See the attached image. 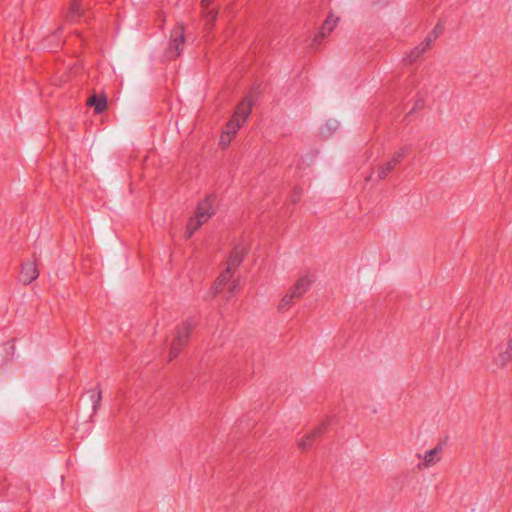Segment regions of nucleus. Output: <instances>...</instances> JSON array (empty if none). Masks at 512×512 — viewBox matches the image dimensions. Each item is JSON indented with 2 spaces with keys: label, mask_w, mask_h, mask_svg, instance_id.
I'll list each match as a JSON object with an SVG mask.
<instances>
[{
  "label": "nucleus",
  "mask_w": 512,
  "mask_h": 512,
  "mask_svg": "<svg viewBox=\"0 0 512 512\" xmlns=\"http://www.w3.org/2000/svg\"><path fill=\"white\" fill-rule=\"evenodd\" d=\"M39 276L38 262L34 258L24 260L19 269L18 280L28 285L35 281Z\"/></svg>",
  "instance_id": "1"
},
{
  "label": "nucleus",
  "mask_w": 512,
  "mask_h": 512,
  "mask_svg": "<svg viewBox=\"0 0 512 512\" xmlns=\"http://www.w3.org/2000/svg\"><path fill=\"white\" fill-rule=\"evenodd\" d=\"M218 209V199L216 195L210 194L203 198L196 209L195 215H197L202 221L207 222Z\"/></svg>",
  "instance_id": "2"
},
{
  "label": "nucleus",
  "mask_w": 512,
  "mask_h": 512,
  "mask_svg": "<svg viewBox=\"0 0 512 512\" xmlns=\"http://www.w3.org/2000/svg\"><path fill=\"white\" fill-rule=\"evenodd\" d=\"M254 102L250 97H246L241 100L236 106L232 117L229 119L230 122L242 127L247 121L248 117L252 112Z\"/></svg>",
  "instance_id": "3"
},
{
  "label": "nucleus",
  "mask_w": 512,
  "mask_h": 512,
  "mask_svg": "<svg viewBox=\"0 0 512 512\" xmlns=\"http://www.w3.org/2000/svg\"><path fill=\"white\" fill-rule=\"evenodd\" d=\"M184 44V28L179 25L175 27L171 34V44L168 49V56L171 59H175L180 55Z\"/></svg>",
  "instance_id": "4"
},
{
  "label": "nucleus",
  "mask_w": 512,
  "mask_h": 512,
  "mask_svg": "<svg viewBox=\"0 0 512 512\" xmlns=\"http://www.w3.org/2000/svg\"><path fill=\"white\" fill-rule=\"evenodd\" d=\"M442 451V446L437 445L434 448L424 452V454L420 456L419 468L428 469L430 467L435 466L442 459Z\"/></svg>",
  "instance_id": "5"
},
{
  "label": "nucleus",
  "mask_w": 512,
  "mask_h": 512,
  "mask_svg": "<svg viewBox=\"0 0 512 512\" xmlns=\"http://www.w3.org/2000/svg\"><path fill=\"white\" fill-rule=\"evenodd\" d=\"M240 128L241 127L237 126L236 124L228 121L219 137L220 146L223 148L228 147L232 143Z\"/></svg>",
  "instance_id": "6"
},
{
  "label": "nucleus",
  "mask_w": 512,
  "mask_h": 512,
  "mask_svg": "<svg viewBox=\"0 0 512 512\" xmlns=\"http://www.w3.org/2000/svg\"><path fill=\"white\" fill-rule=\"evenodd\" d=\"M312 282L313 279L311 275H302L296 280L290 289L301 298L309 290Z\"/></svg>",
  "instance_id": "7"
},
{
  "label": "nucleus",
  "mask_w": 512,
  "mask_h": 512,
  "mask_svg": "<svg viewBox=\"0 0 512 512\" xmlns=\"http://www.w3.org/2000/svg\"><path fill=\"white\" fill-rule=\"evenodd\" d=\"M300 297L294 293L291 289L281 298L278 304V310L281 312L288 311Z\"/></svg>",
  "instance_id": "8"
},
{
  "label": "nucleus",
  "mask_w": 512,
  "mask_h": 512,
  "mask_svg": "<svg viewBox=\"0 0 512 512\" xmlns=\"http://www.w3.org/2000/svg\"><path fill=\"white\" fill-rule=\"evenodd\" d=\"M204 223L205 221H202L197 215L194 214L193 217H191L185 227L184 235L186 238H190Z\"/></svg>",
  "instance_id": "9"
},
{
  "label": "nucleus",
  "mask_w": 512,
  "mask_h": 512,
  "mask_svg": "<svg viewBox=\"0 0 512 512\" xmlns=\"http://www.w3.org/2000/svg\"><path fill=\"white\" fill-rule=\"evenodd\" d=\"M319 434V428L307 432L298 440V446L303 450L309 448L312 445L313 441L316 439V437L319 436Z\"/></svg>",
  "instance_id": "10"
},
{
  "label": "nucleus",
  "mask_w": 512,
  "mask_h": 512,
  "mask_svg": "<svg viewBox=\"0 0 512 512\" xmlns=\"http://www.w3.org/2000/svg\"><path fill=\"white\" fill-rule=\"evenodd\" d=\"M87 105L93 106L96 113H101L107 108V100L105 97L92 96L87 100Z\"/></svg>",
  "instance_id": "11"
},
{
  "label": "nucleus",
  "mask_w": 512,
  "mask_h": 512,
  "mask_svg": "<svg viewBox=\"0 0 512 512\" xmlns=\"http://www.w3.org/2000/svg\"><path fill=\"white\" fill-rule=\"evenodd\" d=\"M432 40L430 38L426 39L422 43H420L418 46H416L410 53L409 58L410 62L414 61L416 58L421 56L423 53H425L431 46Z\"/></svg>",
  "instance_id": "12"
},
{
  "label": "nucleus",
  "mask_w": 512,
  "mask_h": 512,
  "mask_svg": "<svg viewBox=\"0 0 512 512\" xmlns=\"http://www.w3.org/2000/svg\"><path fill=\"white\" fill-rule=\"evenodd\" d=\"M248 252L246 246H237L233 249L229 261L231 264L238 265Z\"/></svg>",
  "instance_id": "13"
},
{
  "label": "nucleus",
  "mask_w": 512,
  "mask_h": 512,
  "mask_svg": "<svg viewBox=\"0 0 512 512\" xmlns=\"http://www.w3.org/2000/svg\"><path fill=\"white\" fill-rule=\"evenodd\" d=\"M339 17L334 14H329L322 26L323 33H330L338 24Z\"/></svg>",
  "instance_id": "14"
},
{
  "label": "nucleus",
  "mask_w": 512,
  "mask_h": 512,
  "mask_svg": "<svg viewBox=\"0 0 512 512\" xmlns=\"http://www.w3.org/2000/svg\"><path fill=\"white\" fill-rule=\"evenodd\" d=\"M230 278H231V273L229 270L222 273L214 283V288H215L216 292L221 290L222 287H224L229 282Z\"/></svg>",
  "instance_id": "15"
},
{
  "label": "nucleus",
  "mask_w": 512,
  "mask_h": 512,
  "mask_svg": "<svg viewBox=\"0 0 512 512\" xmlns=\"http://www.w3.org/2000/svg\"><path fill=\"white\" fill-rule=\"evenodd\" d=\"M499 359L502 360L503 363H507L512 359V339L508 341L505 350L500 353Z\"/></svg>",
  "instance_id": "16"
},
{
  "label": "nucleus",
  "mask_w": 512,
  "mask_h": 512,
  "mask_svg": "<svg viewBox=\"0 0 512 512\" xmlns=\"http://www.w3.org/2000/svg\"><path fill=\"white\" fill-rule=\"evenodd\" d=\"M70 11L75 16H79L81 14L82 9L78 0H74L72 2Z\"/></svg>",
  "instance_id": "17"
},
{
  "label": "nucleus",
  "mask_w": 512,
  "mask_h": 512,
  "mask_svg": "<svg viewBox=\"0 0 512 512\" xmlns=\"http://www.w3.org/2000/svg\"><path fill=\"white\" fill-rule=\"evenodd\" d=\"M204 11H205V17L209 21L213 22L216 19L217 13H218L217 10L207 8V9H204Z\"/></svg>",
  "instance_id": "18"
},
{
  "label": "nucleus",
  "mask_w": 512,
  "mask_h": 512,
  "mask_svg": "<svg viewBox=\"0 0 512 512\" xmlns=\"http://www.w3.org/2000/svg\"><path fill=\"white\" fill-rule=\"evenodd\" d=\"M212 0H202V7L203 9L209 8V5L211 4Z\"/></svg>",
  "instance_id": "19"
},
{
  "label": "nucleus",
  "mask_w": 512,
  "mask_h": 512,
  "mask_svg": "<svg viewBox=\"0 0 512 512\" xmlns=\"http://www.w3.org/2000/svg\"><path fill=\"white\" fill-rule=\"evenodd\" d=\"M177 354H178V350L171 348L170 359H173L174 357H176Z\"/></svg>",
  "instance_id": "20"
}]
</instances>
